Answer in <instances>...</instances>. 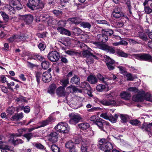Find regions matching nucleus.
<instances>
[{"mask_svg": "<svg viewBox=\"0 0 152 152\" xmlns=\"http://www.w3.org/2000/svg\"><path fill=\"white\" fill-rule=\"evenodd\" d=\"M130 91L137 92V95L133 96V100L136 102H142L145 100L152 102V95L148 92L145 93L143 91H140L135 87H130L128 89Z\"/></svg>", "mask_w": 152, "mask_h": 152, "instance_id": "nucleus-1", "label": "nucleus"}, {"mask_svg": "<svg viewBox=\"0 0 152 152\" xmlns=\"http://www.w3.org/2000/svg\"><path fill=\"white\" fill-rule=\"evenodd\" d=\"M90 120L96 125L101 130L104 132H106L104 128L107 129V126L110 125V124L108 122L103 120L96 115L91 116Z\"/></svg>", "mask_w": 152, "mask_h": 152, "instance_id": "nucleus-2", "label": "nucleus"}, {"mask_svg": "<svg viewBox=\"0 0 152 152\" xmlns=\"http://www.w3.org/2000/svg\"><path fill=\"white\" fill-rule=\"evenodd\" d=\"M66 86H60L57 88L56 91L57 94L60 96H64L66 94L71 92L74 93L78 91L80 92H82L81 90H79L75 86H69L65 90Z\"/></svg>", "mask_w": 152, "mask_h": 152, "instance_id": "nucleus-3", "label": "nucleus"}, {"mask_svg": "<svg viewBox=\"0 0 152 152\" xmlns=\"http://www.w3.org/2000/svg\"><path fill=\"white\" fill-rule=\"evenodd\" d=\"M93 51L90 48H88L87 50H84L82 52V54L86 57V62L88 64H90L94 62V59H97L98 57L93 54Z\"/></svg>", "mask_w": 152, "mask_h": 152, "instance_id": "nucleus-4", "label": "nucleus"}, {"mask_svg": "<svg viewBox=\"0 0 152 152\" xmlns=\"http://www.w3.org/2000/svg\"><path fill=\"white\" fill-rule=\"evenodd\" d=\"M27 6L30 9L34 10L39 8L42 9L44 7V4L41 2V0H28Z\"/></svg>", "mask_w": 152, "mask_h": 152, "instance_id": "nucleus-5", "label": "nucleus"}, {"mask_svg": "<svg viewBox=\"0 0 152 152\" xmlns=\"http://www.w3.org/2000/svg\"><path fill=\"white\" fill-rule=\"evenodd\" d=\"M55 128L58 132L64 134L68 133L69 130L67 124L64 122L59 123Z\"/></svg>", "mask_w": 152, "mask_h": 152, "instance_id": "nucleus-6", "label": "nucleus"}, {"mask_svg": "<svg viewBox=\"0 0 152 152\" xmlns=\"http://www.w3.org/2000/svg\"><path fill=\"white\" fill-rule=\"evenodd\" d=\"M69 116L70 118L69 122L72 124H76L81 119L80 115L75 113H71L69 114Z\"/></svg>", "mask_w": 152, "mask_h": 152, "instance_id": "nucleus-7", "label": "nucleus"}, {"mask_svg": "<svg viewBox=\"0 0 152 152\" xmlns=\"http://www.w3.org/2000/svg\"><path fill=\"white\" fill-rule=\"evenodd\" d=\"M103 60L106 63V65L110 70H113L115 68V61L114 60L107 55L104 56Z\"/></svg>", "mask_w": 152, "mask_h": 152, "instance_id": "nucleus-8", "label": "nucleus"}, {"mask_svg": "<svg viewBox=\"0 0 152 152\" xmlns=\"http://www.w3.org/2000/svg\"><path fill=\"white\" fill-rule=\"evenodd\" d=\"M134 56L136 59L141 61H150L152 59V56L148 54H134Z\"/></svg>", "mask_w": 152, "mask_h": 152, "instance_id": "nucleus-9", "label": "nucleus"}, {"mask_svg": "<svg viewBox=\"0 0 152 152\" xmlns=\"http://www.w3.org/2000/svg\"><path fill=\"white\" fill-rule=\"evenodd\" d=\"M60 57L59 53L56 51L49 52L48 56V59L53 62L57 61Z\"/></svg>", "mask_w": 152, "mask_h": 152, "instance_id": "nucleus-10", "label": "nucleus"}, {"mask_svg": "<svg viewBox=\"0 0 152 152\" xmlns=\"http://www.w3.org/2000/svg\"><path fill=\"white\" fill-rule=\"evenodd\" d=\"M58 134L54 132H52L48 136V140L52 143H55L58 140Z\"/></svg>", "mask_w": 152, "mask_h": 152, "instance_id": "nucleus-11", "label": "nucleus"}, {"mask_svg": "<svg viewBox=\"0 0 152 152\" xmlns=\"http://www.w3.org/2000/svg\"><path fill=\"white\" fill-rule=\"evenodd\" d=\"M102 104L105 106H114L116 105V102L113 99H103L99 101Z\"/></svg>", "mask_w": 152, "mask_h": 152, "instance_id": "nucleus-12", "label": "nucleus"}, {"mask_svg": "<svg viewBox=\"0 0 152 152\" xmlns=\"http://www.w3.org/2000/svg\"><path fill=\"white\" fill-rule=\"evenodd\" d=\"M55 119L52 116H50L46 120L43 121L41 123V125L39 126V128L44 127L54 122Z\"/></svg>", "mask_w": 152, "mask_h": 152, "instance_id": "nucleus-13", "label": "nucleus"}, {"mask_svg": "<svg viewBox=\"0 0 152 152\" xmlns=\"http://www.w3.org/2000/svg\"><path fill=\"white\" fill-rule=\"evenodd\" d=\"M10 5L16 8V10H19L22 8V7L20 1L18 0H9Z\"/></svg>", "mask_w": 152, "mask_h": 152, "instance_id": "nucleus-14", "label": "nucleus"}, {"mask_svg": "<svg viewBox=\"0 0 152 152\" xmlns=\"http://www.w3.org/2000/svg\"><path fill=\"white\" fill-rule=\"evenodd\" d=\"M113 16L115 18H118L124 15L122 12H121V8L119 7H116L113 12Z\"/></svg>", "mask_w": 152, "mask_h": 152, "instance_id": "nucleus-15", "label": "nucleus"}, {"mask_svg": "<svg viewBox=\"0 0 152 152\" xmlns=\"http://www.w3.org/2000/svg\"><path fill=\"white\" fill-rule=\"evenodd\" d=\"M50 72H45L42 74V80L45 83L49 82L51 80L52 76Z\"/></svg>", "mask_w": 152, "mask_h": 152, "instance_id": "nucleus-16", "label": "nucleus"}, {"mask_svg": "<svg viewBox=\"0 0 152 152\" xmlns=\"http://www.w3.org/2000/svg\"><path fill=\"white\" fill-rule=\"evenodd\" d=\"M5 138L2 136H0V148H4L5 149H7L8 150L10 151H13V148H11L8 145L4 146L3 144L5 142L4 141Z\"/></svg>", "mask_w": 152, "mask_h": 152, "instance_id": "nucleus-17", "label": "nucleus"}, {"mask_svg": "<svg viewBox=\"0 0 152 152\" xmlns=\"http://www.w3.org/2000/svg\"><path fill=\"white\" fill-rule=\"evenodd\" d=\"M140 128L143 131L150 132L152 129V123L148 124L144 123L141 126H140Z\"/></svg>", "mask_w": 152, "mask_h": 152, "instance_id": "nucleus-18", "label": "nucleus"}, {"mask_svg": "<svg viewBox=\"0 0 152 152\" xmlns=\"http://www.w3.org/2000/svg\"><path fill=\"white\" fill-rule=\"evenodd\" d=\"M96 39L100 42H106L108 39V37L107 35L104 34V33L102 34H99L97 36Z\"/></svg>", "mask_w": 152, "mask_h": 152, "instance_id": "nucleus-19", "label": "nucleus"}, {"mask_svg": "<svg viewBox=\"0 0 152 152\" xmlns=\"http://www.w3.org/2000/svg\"><path fill=\"white\" fill-rule=\"evenodd\" d=\"M21 18L27 24H29L33 21V17L31 15H28L22 16Z\"/></svg>", "mask_w": 152, "mask_h": 152, "instance_id": "nucleus-20", "label": "nucleus"}, {"mask_svg": "<svg viewBox=\"0 0 152 152\" xmlns=\"http://www.w3.org/2000/svg\"><path fill=\"white\" fill-rule=\"evenodd\" d=\"M57 30L61 34H64L68 36L71 35L70 31L63 27H58V28Z\"/></svg>", "mask_w": 152, "mask_h": 152, "instance_id": "nucleus-21", "label": "nucleus"}, {"mask_svg": "<svg viewBox=\"0 0 152 152\" xmlns=\"http://www.w3.org/2000/svg\"><path fill=\"white\" fill-rule=\"evenodd\" d=\"M102 50L110 53L114 54L115 52V50L113 48L105 45H104V46L102 48Z\"/></svg>", "mask_w": 152, "mask_h": 152, "instance_id": "nucleus-22", "label": "nucleus"}, {"mask_svg": "<svg viewBox=\"0 0 152 152\" xmlns=\"http://www.w3.org/2000/svg\"><path fill=\"white\" fill-rule=\"evenodd\" d=\"M120 96L122 98L125 100H129L130 99L131 95L127 92L123 91L121 93Z\"/></svg>", "mask_w": 152, "mask_h": 152, "instance_id": "nucleus-23", "label": "nucleus"}, {"mask_svg": "<svg viewBox=\"0 0 152 152\" xmlns=\"http://www.w3.org/2000/svg\"><path fill=\"white\" fill-rule=\"evenodd\" d=\"M28 35L26 34H25L23 36H22L17 35V41L23 42L28 39Z\"/></svg>", "mask_w": 152, "mask_h": 152, "instance_id": "nucleus-24", "label": "nucleus"}, {"mask_svg": "<svg viewBox=\"0 0 152 152\" xmlns=\"http://www.w3.org/2000/svg\"><path fill=\"white\" fill-rule=\"evenodd\" d=\"M107 142L106 139L104 138L100 139L99 140V144L100 145L99 148L103 151L104 150V145L105 143Z\"/></svg>", "mask_w": 152, "mask_h": 152, "instance_id": "nucleus-25", "label": "nucleus"}, {"mask_svg": "<svg viewBox=\"0 0 152 152\" xmlns=\"http://www.w3.org/2000/svg\"><path fill=\"white\" fill-rule=\"evenodd\" d=\"M120 117L121 118V122L125 123L130 120V117L127 115L120 114Z\"/></svg>", "mask_w": 152, "mask_h": 152, "instance_id": "nucleus-26", "label": "nucleus"}, {"mask_svg": "<svg viewBox=\"0 0 152 152\" xmlns=\"http://www.w3.org/2000/svg\"><path fill=\"white\" fill-rule=\"evenodd\" d=\"M52 23L53 24L57 23L58 26L62 27L65 26L66 24V20H60L58 22V21L56 19L53 20L52 21Z\"/></svg>", "mask_w": 152, "mask_h": 152, "instance_id": "nucleus-27", "label": "nucleus"}, {"mask_svg": "<svg viewBox=\"0 0 152 152\" xmlns=\"http://www.w3.org/2000/svg\"><path fill=\"white\" fill-rule=\"evenodd\" d=\"M88 80L91 84H94L96 83L97 80L95 76L90 75L88 77Z\"/></svg>", "mask_w": 152, "mask_h": 152, "instance_id": "nucleus-28", "label": "nucleus"}, {"mask_svg": "<svg viewBox=\"0 0 152 152\" xmlns=\"http://www.w3.org/2000/svg\"><path fill=\"white\" fill-rule=\"evenodd\" d=\"M148 3H146L145 2V1L143 3V5L144 6V11L147 14H149L152 12V9L150 8L149 6H146V5L148 4Z\"/></svg>", "mask_w": 152, "mask_h": 152, "instance_id": "nucleus-29", "label": "nucleus"}, {"mask_svg": "<svg viewBox=\"0 0 152 152\" xmlns=\"http://www.w3.org/2000/svg\"><path fill=\"white\" fill-rule=\"evenodd\" d=\"M79 127L82 130H85L87 129L90 126L89 124L87 123L83 122L78 124Z\"/></svg>", "mask_w": 152, "mask_h": 152, "instance_id": "nucleus-30", "label": "nucleus"}, {"mask_svg": "<svg viewBox=\"0 0 152 152\" xmlns=\"http://www.w3.org/2000/svg\"><path fill=\"white\" fill-rule=\"evenodd\" d=\"M18 133H14L12 134L10 137L11 138H14L15 137H20L21 136L23 133L25 131V130L23 129H20L18 130Z\"/></svg>", "mask_w": 152, "mask_h": 152, "instance_id": "nucleus-31", "label": "nucleus"}, {"mask_svg": "<svg viewBox=\"0 0 152 152\" xmlns=\"http://www.w3.org/2000/svg\"><path fill=\"white\" fill-rule=\"evenodd\" d=\"M137 37L143 41H147L148 38L146 34L143 32L139 31L137 34Z\"/></svg>", "mask_w": 152, "mask_h": 152, "instance_id": "nucleus-32", "label": "nucleus"}, {"mask_svg": "<svg viewBox=\"0 0 152 152\" xmlns=\"http://www.w3.org/2000/svg\"><path fill=\"white\" fill-rule=\"evenodd\" d=\"M68 21H70L75 24H78L81 23V20L79 18H73L68 19Z\"/></svg>", "mask_w": 152, "mask_h": 152, "instance_id": "nucleus-33", "label": "nucleus"}, {"mask_svg": "<svg viewBox=\"0 0 152 152\" xmlns=\"http://www.w3.org/2000/svg\"><path fill=\"white\" fill-rule=\"evenodd\" d=\"M80 79L79 77L75 75L71 79V82L72 83L79 85L80 83Z\"/></svg>", "mask_w": 152, "mask_h": 152, "instance_id": "nucleus-34", "label": "nucleus"}, {"mask_svg": "<svg viewBox=\"0 0 152 152\" xmlns=\"http://www.w3.org/2000/svg\"><path fill=\"white\" fill-rule=\"evenodd\" d=\"M108 86H96V89L99 91L102 92L103 91H108L109 90Z\"/></svg>", "mask_w": 152, "mask_h": 152, "instance_id": "nucleus-35", "label": "nucleus"}, {"mask_svg": "<svg viewBox=\"0 0 152 152\" xmlns=\"http://www.w3.org/2000/svg\"><path fill=\"white\" fill-rule=\"evenodd\" d=\"M23 113H21L15 115L12 117L13 120H19L23 117Z\"/></svg>", "mask_w": 152, "mask_h": 152, "instance_id": "nucleus-36", "label": "nucleus"}, {"mask_svg": "<svg viewBox=\"0 0 152 152\" xmlns=\"http://www.w3.org/2000/svg\"><path fill=\"white\" fill-rule=\"evenodd\" d=\"M118 118V115L117 114H115L114 116H113V115L111 114L109 116L108 120L112 123H115L116 122Z\"/></svg>", "mask_w": 152, "mask_h": 152, "instance_id": "nucleus-37", "label": "nucleus"}, {"mask_svg": "<svg viewBox=\"0 0 152 152\" xmlns=\"http://www.w3.org/2000/svg\"><path fill=\"white\" fill-rule=\"evenodd\" d=\"M89 147V144L88 143L86 144H83L81 148L82 152H88Z\"/></svg>", "mask_w": 152, "mask_h": 152, "instance_id": "nucleus-38", "label": "nucleus"}, {"mask_svg": "<svg viewBox=\"0 0 152 152\" xmlns=\"http://www.w3.org/2000/svg\"><path fill=\"white\" fill-rule=\"evenodd\" d=\"M130 122L132 125L136 126H138L139 128L140 126L142 125H141V122L137 119L131 120Z\"/></svg>", "mask_w": 152, "mask_h": 152, "instance_id": "nucleus-39", "label": "nucleus"}, {"mask_svg": "<svg viewBox=\"0 0 152 152\" xmlns=\"http://www.w3.org/2000/svg\"><path fill=\"white\" fill-rule=\"evenodd\" d=\"M104 150L107 149V150H112L113 148V146L111 143L109 142H107L104 144Z\"/></svg>", "mask_w": 152, "mask_h": 152, "instance_id": "nucleus-40", "label": "nucleus"}, {"mask_svg": "<svg viewBox=\"0 0 152 152\" xmlns=\"http://www.w3.org/2000/svg\"><path fill=\"white\" fill-rule=\"evenodd\" d=\"M102 31H104V34L111 36L113 33V31L111 29H102Z\"/></svg>", "mask_w": 152, "mask_h": 152, "instance_id": "nucleus-41", "label": "nucleus"}, {"mask_svg": "<svg viewBox=\"0 0 152 152\" xmlns=\"http://www.w3.org/2000/svg\"><path fill=\"white\" fill-rule=\"evenodd\" d=\"M52 151L53 152H60V148L55 144L52 145L51 147Z\"/></svg>", "mask_w": 152, "mask_h": 152, "instance_id": "nucleus-42", "label": "nucleus"}, {"mask_svg": "<svg viewBox=\"0 0 152 152\" xmlns=\"http://www.w3.org/2000/svg\"><path fill=\"white\" fill-rule=\"evenodd\" d=\"M41 66L43 69H46L49 67L50 64L48 61H44L42 62Z\"/></svg>", "mask_w": 152, "mask_h": 152, "instance_id": "nucleus-43", "label": "nucleus"}, {"mask_svg": "<svg viewBox=\"0 0 152 152\" xmlns=\"http://www.w3.org/2000/svg\"><path fill=\"white\" fill-rule=\"evenodd\" d=\"M80 25L84 28L89 29H90L91 26L89 23L87 22H83L80 23Z\"/></svg>", "mask_w": 152, "mask_h": 152, "instance_id": "nucleus-44", "label": "nucleus"}, {"mask_svg": "<svg viewBox=\"0 0 152 152\" xmlns=\"http://www.w3.org/2000/svg\"><path fill=\"white\" fill-rule=\"evenodd\" d=\"M65 146L66 148L69 149L75 147V145L74 143L71 141H69L67 142L65 144Z\"/></svg>", "mask_w": 152, "mask_h": 152, "instance_id": "nucleus-45", "label": "nucleus"}, {"mask_svg": "<svg viewBox=\"0 0 152 152\" xmlns=\"http://www.w3.org/2000/svg\"><path fill=\"white\" fill-rule=\"evenodd\" d=\"M32 144L34 146L38 149H42L44 148L43 145L39 142H34Z\"/></svg>", "mask_w": 152, "mask_h": 152, "instance_id": "nucleus-46", "label": "nucleus"}, {"mask_svg": "<svg viewBox=\"0 0 152 152\" xmlns=\"http://www.w3.org/2000/svg\"><path fill=\"white\" fill-rule=\"evenodd\" d=\"M12 139H13L12 140V143L14 145H15L19 144H22L23 142V141L22 140L20 139H17L15 140L14 139V138Z\"/></svg>", "mask_w": 152, "mask_h": 152, "instance_id": "nucleus-47", "label": "nucleus"}, {"mask_svg": "<svg viewBox=\"0 0 152 152\" xmlns=\"http://www.w3.org/2000/svg\"><path fill=\"white\" fill-rule=\"evenodd\" d=\"M72 32L75 35H78L81 33V30L78 28H75L72 29Z\"/></svg>", "mask_w": 152, "mask_h": 152, "instance_id": "nucleus-48", "label": "nucleus"}, {"mask_svg": "<svg viewBox=\"0 0 152 152\" xmlns=\"http://www.w3.org/2000/svg\"><path fill=\"white\" fill-rule=\"evenodd\" d=\"M93 43L95 45L96 48H99L102 50L103 47L104 46V45H102L101 42H93Z\"/></svg>", "mask_w": 152, "mask_h": 152, "instance_id": "nucleus-49", "label": "nucleus"}, {"mask_svg": "<svg viewBox=\"0 0 152 152\" xmlns=\"http://www.w3.org/2000/svg\"><path fill=\"white\" fill-rule=\"evenodd\" d=\"M117 53L120 56L124 57H127L128 56L127 54L124 53L123 51L120 50H118L117 51Z\"/></svg>", "mask_w": 152, "mask_h": 152, "instance_id": "nucleus-50", "label": "nucleus"}, {"mask_svg": "<svg viewBox=\"0 0 152 152\" xmlns=\"http://www.w3.org/2000/svg\"><path fill=\"white\" fill-rule=\"evenodd\" d=\"M56 86H50L48 88V92L52 94L54 93Z\"/></svg>", "mask_w": 152, "mask_h": 152, "instance_id": "nucleus-51", "label": "nucleus"}, {"mask_svg": "<svg viewBox=\"0 0 152 152\" xmlns=\"http://www.w3.org/2000/svg\"><path fill=\"white\" fill-rule=\"evenodd\" d=\"M33 135L31 133H26L24 134L23 136L26 138L28 141H29V140L33 137Z\"/></svg>", "mask_w": 152, "mask_h": 152, "instance_id": "nucleus-52", "label": "nucleus"}, {"mask_svg": "<svg viewBox=\"0 0 152 152\" xmlns=\"http://www.w3.org/2000/svg\"><path fill=\"white\" fill-rule=\"evenodd\" d=\"M1 14L5 22H7L8 20V16L7 14L3 11L1 12Z\"/></svg>", "mask_w": 152, "mask_h": 152, "instance_id": "nucleus-53", "label": "nucleus"}, {"mask_svg": "<svg viewBox=\"0 0 152 152\" xmlns=\"http://www.w3.org/2000/svg\"><path fill=\"white\" fill-rule=\"evenodd\" d=\"M9 13L10 15L14 14L15 13V10L16 8L10 5L8 8Z\"/></svg>", "mask_w": 152, "mask_h": 152, "instance_id": "nucleus-54", "label": "nucleus"}, {"mask_svg": "<svg viewBox=\"0 0 152 152\" xmlns=\"http://www.w3.org/2000/svg\"><path fill=\"white\" fill-rule=\"evenodd\" d=\"M60 83L63 86H67L69 84L68 79H63L60 80Z\"/></svg>", "mask_w": 152, "mask_h": 152, "instance_id": "nucleus-55", "label": "nucleus"}, {"mask_svg": "<svg viewBox=\"0 0 152 152\" xmlns=\"http://www.w3.org/2000/svg\"><path fill=\"white\" fill-rule=\"evenodd\" d=\"M30 59H34L35 60L38 59L40 61H42L43 59V58L42 56L38 55H35L34 56H31Z\"/></svg>", "mask_w": 152, "mask_h": 152, "instance_id": "nucleus-56", "label": "nucleus"}, {"mask_svg": "<svg viewBox=\"0 0 152 152\" xmlns=\"http://www.w3.org/2000/svg\"><path fill=\"white\" fill-rule=\"evenodd\" d=\"M15 108L14 107H9L7 110V113L11 115H12L15 111Z\"/></svg>", "mask_w": 152, "mask_h": 152, "instance_id": "nucleus-57", "label": "nucleus"}, {"mask_svg": "<svg viewBox=\"0 0 152 152\" xmlns=\"http://www.w3.org/2000/svg\"><path fill=\"white\" fill-rule=\"evenodd\" d=\"M18 101H15L16 102H27V101L26 99V98L23 96H20L19 97V99Z\"/></svg>", "mask_w": 152, "mask_h": 152, "instance_id": "nucleus-58", "label": "nucleus"}, {"mask_svg": "<svg viewBox=\"0 0 152 152\" xmlns=\"http://www.w3.org/2000/svg\"><path fill=\"white\" fill-rule=\"evenodd\" d=\"M17 35H14L10 37L7 39V40L10 42H12L14 41H17Z\"/></svg>", "mask_w": 152, "mask_h": 152, "instance_id": "nucleus-59", "label": "nucleus"}, {"mask_svg": "<svg viewBox=\"0 0 152 152\" xmlns=\"http://www.w3.org/2000/svg\"><path fill=\"white\" fill-rule=\"evenodd\" d=\"M63 44L66 46H68L71 44V42L69 38L65 39L64 41L63 42Z\"/></svg>", "mask_w": 152, "mask_h": 152, "instance_id": "nucleus-60", "label": "nucleus"}, {"mask_svg": "<svg viewBox=\"0 0 152 152\" xmlns=\"http://www.w3.org/2000/svg\"><path fill=\"white\" fill-rule=\"evenodd\" d=\"M126 77L127 80L129 81H132L134 78L132 74L130 73L127 74L126 75Z\"/></svg>", "mask_w": 152, "mask_h": 152, "instance_id": "nucleus-61", "label": "nucleus"}, {"mask_svg": "<svg viewBox=\"0 0 152 152\" xmlns=\"http://www.w3.org/2000/svg\"><path fill=\"white\" fill-rule=\"evenodd\" d=\"M42 75L41 72H37L36 73V77L37 80L39 83L40 81V78Z\"/></svg>", "mask_w": 152, "mask_h": 152, "instance_id": "nucleus-62", "label": "nucleus"}, {"mask_svg": "<svg viewBox=\"0 0 152 152\" xmlns=\"http://www.w3.org/2000/svg\"><path fill=\"white\" fill-rule=\"evenodd\" d=\"M96 76L103 83H105V82L104 80L105 78L102 75L99 73L97 74Z\"/></svg>", "mask_w": 152, "mask_h": 152, "instance_id": "nucleus-63", "label": "nucleus"}, {"mask_svg": "<svg viewBox=\"0 0 152 152\" xmlns=\"http://www.w3.org/2000/svg\"><path fill=\"white\" fill-rule=\"evenodd\" d=\"M99 109L100 108L99 107H92L91 109H88V111L89 112H93L99 110Z\"/></svg>", "mask_w": 152, "mask_h": 152, "instance_id": "nucleus-64", "label": "nucleus"}]
</instances>
